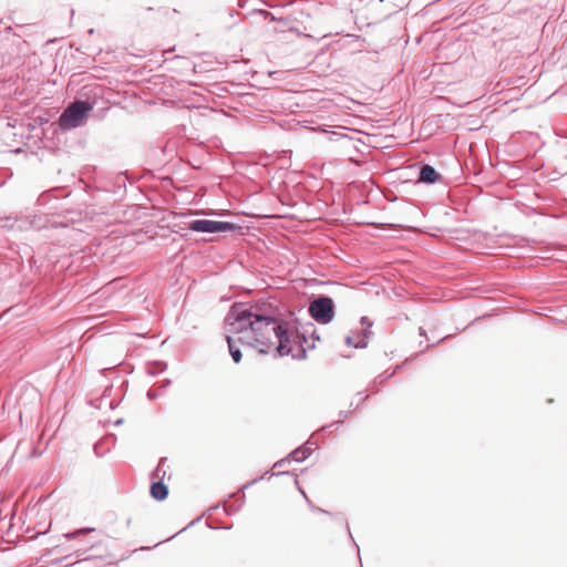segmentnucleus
I'll list each match as a JSON object with an SVG mask.
<instances>
[{
	"label": "nucleus",
	"mask_w": 567,
	"mask_h": 567,
	"mask_svg": "<svg viewBox=\"0 0 567 567\" xmlns=\"http://www.w3.org/2000/svg\"><path fill=\"white\" fill-rule=\"evenodd\" d=\"M226 322L227 331L236 336L226 337L229 353L236 363L241 360V352L236 343L254 348L260 353H267L275 348L281 357L292 350L287 324L260 313L255 306L234 305L226 317Z\"/></svg>",
	"instance_id": "obj_1"
},
{
	"label": "nucleus",
	"mask_w": 567,
	"mask_h": 567,
	"mask_svg": "<svg viewBox=\"0 0 567 567\" xmlns=\"http://www.w3.org/2000/svg\"><path fill=\"white\" fill-rule=\"evenodd\" d=\"M91 110L92 106L86 102L76 101L72 103L61 114L59 118L60 127L62 130H71L78 127L87 114V112Z\"/></svg>",
	"instance_id": "obj_2"
},
{
	"label": "nucleus",
	"mask_w": 567,
	"mask_h": 567,
	"mask_svg": "<svg viewBox=\"0 0 567 567\" xmlns=\"http://www.w3.org/2000/svg\"><path fill=\"white\" fill-rule=\"evenodd\" d=\"M309 312L317 322L329 323L334 317L333 302L328 297H320L310 303Z\"/></svg>",
	"instance_id": "obj_3"
},
{
	"label": "nucleus",
	"mask_w": 567,
	"mask_h": 567,
	"mask_svg": "<svg viewBox=\"0 0 567 567\" xmlns=\"http://www.w3.org/2000/svg\"><path fill=\"white\" fill-rule=\"evenodd\" d=\"M187 228L197 233H224L236 228V225L228 221H217L209 219H196L188 223Z\"/></svg>",
	"instance_id": "obj_4"
},
{
	"label": "nucleus",
	"mask_w": 567,
	"mask_h": 567,
	"mask_svg": "<svg viewBox=\"0 0 567 567\" xmlns=\"http://www.w3.org/2000/svg\"><path fill=\"white\" fill-rule=\"evenodd\" d=\"M372 334L371 330H361L359 332H351V334L347 336L346 343L349 347H353L357 349H363L368 346V339Z\"/></svg>",
	"instance_id": "obj_5"
},
{
	"label": "nucleus",
	"mask_w": 567,
	"mask_h": 567,
	"mask_svg": "<svg viewBox=\"0 0 567 567\" xmlns=\"http://www.w3.org/2000/svg\"><path fill=\"white\" fill-rule=\"evenodd\" d=\"M440 174L430 165H424L420 169L419 181L426 184H433L440 181Z\"/></svg>",
	"instance_id": "obj_6"
},
{
	"label": "nucleus",
	"mask_w": 567,
	"mask_h": 567,
	"mask_svg": "<svg viewBox=\"0 0 567 567\" xmlns=\"http://www.w3.org/2000/svg\"><path fill=\"white\" fill-rule=\"evenodd\" d=\"M151 495L157 501H163L168 495V488L164 483L155 482L151 486Z\"/></svg>",
	"instance_id": "obj_7"
},
{
	"label": "nucleus",
	"mask_w": 567,
	"mask_h": 567,
	"mask_svg": "<svg viewBox=\"0 0 567 567\" xmlns=\"http://www.w3.org/2000/svg\"><path fill=\"white\" fill-rule=\"evenodd\" d=\"M310 452L311 450L309 447L301 446L291 452L289 458L295 462H302L309 456Z\"/></svg>",
	"instance_id": "obj_8"
},
{
	"label": "nucleus",
	"mask_w": 567,
	"mask_h": 567,
	"mask_svg": "<svg viewBox=\"0 0 567 567\" xmlns=\"http://www.w3.org/2000/svg\"><path fill=\"white\" fill-rule=\"evenodd\" d=\"M361 324L363 327L362 330H371L372 322L370 321V319L368 317H362L361 318Z\"/></svg>",
	"instance_id": "obj_9"
}]
</instances>
